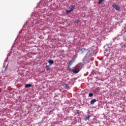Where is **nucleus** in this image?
<instances>
[{"label": "nucleus", "instance_id": "nucleus-1", "mask_svg": "<svg viewBox=\"0 0 126 126\" xmlns=\"http://www.w3.org/2000/svg\"><path fill=\"white\" fill-rule=\"evenodd\" d=\"M112 7H113V8H115L116 10H120V9H121V8H120L119 5H118L117 4H113Z\"/></svg>", "mask_w": 126, "mask_h": 126}, {"label": "nucleus", "instance_id": "nucleus-8", "mask_svg": "<svg viewBox=\"0 0 126 126\" xmlns=\"http://www.w3.org/2000/svg\"><path fill=\"white\" fill-rule=\"evenodd\" d=\"M48 63L49 64L52 65L54 64V61L53 60H49Z\"/></svg>", "mask_w": 126, "mask_h": 126}, {"label": "nucleus", "instance_id": "nucleus-15", "mask_svg": "<svg viewBox=\"0 0 126 126\" xmlns=\"http://www.w3.org/2000/svg\"><path fill=\"white\" fill-rule=\"evenodd\" d=\"M76 114H78V115H79L81 114V112H80V110H77Z\"/></svg>", "mask_w": 126, "mask_h": 126}, {"label": "nucleus", "instance_id": "nucleus-7", "mask_svg": "<svg viewBox=\"0 0 126 126\" xmlns=\"http://www.w3.org/2000/svg\"><path fill=\"white\" fill-rule=\"evenodd\" d=\"M75 9V7L74 6V5L71 6L70 7V10L72 11H73V10H74Z\"/></svg>", "mask_w": 126, "mask_h": 126}, {"label": "nucleus", "instance_id": "nucleus-19", "mask_svg": "<svg viewBox=\"0 0 126 126\" xmlns=\"http://www.w3.org/2000/svg\"><path fill=\"white\" fill-rule=\"evenodd\" d=\"M7 70V65L5 67V71H6Z\"/></svg>", "mask_w": 126, "mask_h": 126}, {"label": "nucleus", "instance_id": "nucleus-6", "mask_svg": "<svg viewBox=\"0 0 126 126\" xmlns=\"http://www.w3.org/2000/svg\"><path fill=\"white\" fill-rule=\"evenodd\" d=\"M32 86V85L31 84H27L25 85V87H26V88L31 87Z\"/></svg>", "mask_w": 126, "mask_h": 126}, {"label": "nucleus", "instance_id": "nucleus-12", "mask_svg": "<svg viewBox=\"0 0 126 126\" xmlns=\"http://www.w3.org/2000/svg\"><path fill=\"white\" fill-rule=\"evenodd\" d=\"M71 10H70V9L69 10H66V13H70V12H71Z\"/></svg>", "mask_w": 126, "mask_h": 126}, {"label": "nucleus", "instance_id": "nucleus-16", "mask_svg": "<svg viewBox=\"0 0 126 126\" xmlns=\"http://www.w3.org/2000/svg\"><path fill=\"white\" fill-rule=\"evenodd\" d=\"M63 87H65V88H66V87H67V84H65L64 85H63Z\"/></svg>", "mask_w": 126, "mask_h": 126}, {"label": "nucleus", "instance_id": "nucleus-5", "mask_svg": "<svg viewBox=\"0 0 126 126\" xmlns=\"http://www.w3.org/2000/svg\"><path fill=\"white\" fill-rule=\"evenodd\" d=\"M81 52V54H84L85 53H86V49L85 48H82L80 50Z\"/></svg>", "mask_w": 126, "mask_h": 126}, {"label": "nucleus", "instance_id": "nucleus-11", "mask_svg": "<svg viewBox=\"0 0 126 126\" xmlns=\"http://www.w3.org/2000/svg\"><path fill=\"white\" fill-rule=\"evenodd\" d=\"M45 68L47 69L48 70H50V65H46Z\"/></svg>", "mask_w": 126, "mask_h": 126}, {"label": "nucleus", "instance_id": "nucleus-10", "mask_svg": "<svg viewBox=\"0 0 126 126\" xmlns=\"http://www.w3.org/2000/svg\"><path fill=\"white\" fill-rule=\"evenodd\" d=\"M90 117H91V116H90V115L86 116L85 117L86 120H88V121H89V119H90Z\"/></svg>", "mask_w": 126, "mask_h": 126}, {"label": "nucleus", "instance_id": "nucleus-3", "mask_svg": "<svg viewBox=\"0 0 126 126\" xmlns=\"http://www.w3.org/2000/svg\"><path fill=\"white\" fill-rule=\"evenodd\" d=\"M95 102H97V100H96L95 99H93L91 101V105H94Z\"/></svg>", "mask_w": 126, "mask_h": 126}, {"label": "nucleus", "instance_id": "nucleus-2", "mask_svg": "<svg viewBox=\"0 0 126 126\" xmlns=\"http://www.w3.org/2000/svg\"><path fill=\"white\" fill-rule=\"evenodd\" d=\"M71 71H72V72H73V73H78V72H79V69L78 70H76V69H73L72 70H71Z\"/></svg>", "mask_w": 126, "mask_h": 126}, {"label": "nucleus", "instance_id": "nucleus-13", "mask_svg": "<svg viewBox=\"0 0 126 126\" xmlns=\"http://www.w3.org/2000/svg\"><path fill=\"white\" fill-rule=\"evenodd\" d=\"M89 97H93V93H89Z\"/></svg>", "mask_w": 126, "mask_h": 126}, {"label": "nucleus", "instance_id": "nucleus-9", "mask_svg": "<svg viewBox=\"0 0 126 126\" xmlns=\"http://www.w3.org/2000/svg\"><path fill=\"white\" fill-rule=\"evenodd\" d=\"M103 1H104V0H99L98 4H102V3H103Z\"/></svg>", "mask_w": 126, "mask_h": 126}, {"label": "nucleus", "instance_id": "nucleus-14", "mask_svg": "<svg viewBox=\"0 0 126 126\" xmlns=\"http://www.w3.org/2000/svg\"><path fill=\"white\" fill-rule=\"evenodd\" d=\"M67 70H71V68H70V65L69 64L67 67Z\"/></svg>", "mask_w": 126, "mask_h": 126}, {"label": "nucleus", "instance_id": "nucleus-17", "mask_svg": "<svg viewBox=\"0 0 126 126\" xmlns=\"http://www.w3.org/2000/svg\"><path fill=\"white\" fill-rule=\"evenodd\" d=\"M94 93L98 92V88L95 89V90L94 91Z\"/></svg>", "mask_w": 126, "mask_h": 126}, {"label": "nucleus", "instance_id": "nucleus-4", "mask_svg": "<svg viewBox=\"0 0 126 126\" xmlns=\"http://www.w3.org/2000/svg\"><path fill=\"white\" fill-rule=\"evenodd\" d=\"M75 61V60H74V59H72L69 63V65H71V64L74 63Z\"/></svg>", "mask_w": 126, "mask_h": 126}, {"label": "nucleus", "instance_id": "nucleus-18", "mask_svg": "<svg viewBox=\"0 0 126 126\" xmlns=\"http://www.w3.org/2000/svg\"><path fill=\"white\" fill-rule=\"evenodd\" d=\"M79 23V20H77V21H75V23L78 24Z\"/></svg>", "mask_w": 126, "mask_h": 126}]
</instances>
